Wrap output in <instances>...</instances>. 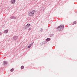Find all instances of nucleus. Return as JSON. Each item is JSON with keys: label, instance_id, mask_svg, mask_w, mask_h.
<instances>
[{"label": "nucleus", "instance_id": "f03ea898", "mask_svg": "<svg viewBox=\"0 0 77 77\" xmlns=\"http://www.w3.org/2000/svg\"><path fill=\"white\" fill-rule=\"evenodd\" d=\"M64 27V26L63 25L60 26L58 27V29H59V28H60V29H63Z\"/></svg>", "mask_w": 77, "mask_h": 77}, {"label": "nucleus", "instance_id": "39448f33", "mask_svg": "<svg viewBox=\"0 0 77 77\" xmlns=\"http://www.w3.org/2000/svg\"><path fill=\"white\" fill-rule=\"evenodd\" d=\"M15 0H12L11 1V3L12 4L15 3Z\"/></svg>", "mask_w": 77, "mask_h": 77}, {"label": "nucleus", "instance_id": "ddd939ff", "mask_svg": "<svg viewBox=\"0 0 77 77\" xmlns=\"http://www.w3.org/2000/svg\"><path fill=\"white\" fill-rule=\"evenodd\" d=\"M31 30V28H29V30Z\"/></svg>", "mask_w": 77, "mask_h": 77}, {"label": "nucleus", "instance_id": "9b49d317", "mask_svg": "<svg viewBox=\"0 0 77 77\" xmlns=\"http://www.w3.org/2000/svg\"><path fill=\"white\" fill-rule=\"evenodd\" d=\"M14 69H12L10 71H11V72H12V71H14Z\"/></svg>", "mask_w": 77, "mask_h": 77}, {"label": "nucleus", "instance_id": "1a4fd4ad", "mask_svg": "<svg viewBox=\"0 0 77 77\" xmlns=\"http://www.w3.org/2000/svg\"><path fill=\"white\" fill-rule=\"evenodd\" d=\"M50 38H48L47 39H46V41H50Z\"/></svg>", "mask_w": 77, "mask_h": 77}, {"label": "nucleus", "instance_id": "4468645a", "mask_svg": "<svg viewBox=\"0 0 77 77\" xmlns=\"http://www.w3.org/2000/svg\"><path fill=\"white\" fill-rule=\"evenodd\" d=\"M2 32H0V35H2Z\"/></svg>", "mask_w": 77, "mask_h": 77}, {"label": "nucleus", "instance_id": "f257e3e1", "mask_svg": "<svg viewBox=\"0 0 77 77\" xmlns=\"http://www.w3.org/2000/svg\"><path fill=\"white\" fill-rule=\"evenodd\" d=\"M35 12H36V11L35 10L31 11L29 12V15L31 17L32 16H33V15L34 14V13Z\"/></svg>", "mask_w": 77, "mask_h": 77}, {"label": "nucleus", "instance_id": "7ed1b4c3", "mask_svg": "<svg viewBox=\"0 0 77 77\" xmlns=\"http://www.w3.org/2000/svg\"><path fill=\"white\" fill-rule=\"evenodd\" d=\"M11 18V19H13L14 20L16 19V17H15V16H12Z\"/></svg>", "mask_w": 77, "mask_h": 77}, {"label": "nucleus", "instance_id": "423d86ee", "mask_svg": "<svg viewBox=\"0 0 77 77\" xmlns=\"http://www.w3.org/2000/svg\"><path fill=\"white\" fill-rule=\"evenodd\" d=\"M8 30H5L4 31L5 33H8Z\"/></svg>", "mask_w": 77, "mask_h": 77}, {"label": "nucleus", "instance_id": "20e7f679", "mask_svg": "<svg viewBox=\"0 0 77 77\" xmlns=\"http://www.w3.org/2000/svg\"><path fill=\"white\" fill-rule=\"evenodd\" d=\"M30 26V24H28L26 26V28H28V27H29Z\"/></svg>", "mask_w": 77, "mask_h": 77}, {"label": "nucleus", "instance_id": "6e6552de", "mask_svg": "<svg viewBox=\"0 0 77 77\" xmlns=\"http://www.w3.org/2000/svg\"><path fill=\"white\" fill-rule=\"evenodd\" d=\"M7 63H8V62H7L5 61L4 62V65H5V64H7Z\"/></svg>", "mask_w": 77, "mask_h": 77}, {"label": "nucleus", "instance_id": "9d476101", "mask_svg": "<svg viewBox=\"0 0 77 77\" xmlns=\"http://www.w3.org/2000/svg\"><path fill=\"white\" fill-rule=\"evenodd\" d=\"M21 69H24V66H22L21 67Z\"/></svg>", "mask_w": 77, "mask_h": 77}, {"label": "nucleus", "instance_id": "0eeeda50", "mask_svg": "<svg viewBox=\"0 0 77 77\" xmlns=\"http://www.w3.org/2000/svg\"><path fill=\"white\" fill-rule=\"evenodd\" d=\"M76 23H77V22H76V21H75V22H73V24H76Z\"/></svg>", "mask_w": 77, "mask_h": 77}, {"label": "nucleus", "instance_id": "f8f14e48", "mask_svg": "<svg viewBox=\"0 0 77 77\" xmlns=\"http://www.w3.org/2000/svg\"><path fill=\"white\" fill-rule=\"evenodd\" d=\"M31 46H32V44H30V46H28L29 48H30V47H31Z\"/></svg>", "mask_w": 77, "mask_h": 77}]
</instances>
